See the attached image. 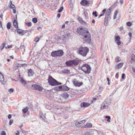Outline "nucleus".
<instances>
[{
	"label": "nucleus",
	"instance_id": "nucleus-29",
	"mask_svg": "<svg viewBox=\"0 0 135 135\" xmlns=\"http://www.w3.org/2000/svg\"><path fill=\"white\" fill-rule=\"evenodd\" d=\"M11 23L10 22H8L7 23V27L8 29H9L11 27Z\"/></svg>",
	"mask_w": 135,
	"mask_h": 135
},
{
	"label": "nucleus",
	"instance_id": "nucleus-64",
	"mask_svg": "<svg viewBox=\"0 0 135 135\" xmlns=\"http://www.w3.org/2000/svg\"><path fill=\"white\" fill-rule=\"evenodd\" d=\"M7 61L8 62H9L10 61V60L9 59H7Z\"/></svg>",
	"mask_w": 135,
	"mask_h": 135
},
{
	"label": "nucleus",
	"instance_id": "nucleus-32",
	"mask_svg": "<svg viewBox=\"0 0 135 135\" xmlns=\"http://www.w3.org/2000/svg\"><path fill=\"white\" fill-rule=\"evenodd\" d=\"M26 24L28 27L31 26L32 25V23L31 22L26 23Z\"/></svg>",
	"mask_w": 135,
	"mask_h": 135
},
{
	"label": "nucleus",
	"instance_id": "nucleus-55",
	"mask_svg": "<svg viewBox=\"0 0 135 135\" xmlns=\"http://www.w3.org/2000/svg\"><path fill=\"white\" fill-rule=\"evenodd\" d=\"M132 70L135 73V68H132Z\"/></svg>",
	"mask_w": 135,
	"mask_h": 135
},
{
	"label": "nucleus",
	"instance_id": "nucleus-11",
	"mask_svg": "<svg viewBox=\"0 0 135 135\" xmlns=\"http://www.w3.org/2000/svg\"><path fill=\"white\" fill-rule=\"evenodd\" d=\"M81 5L83 6H85L89 4V2L86 0H82L80 2Z\"/></svg>",
	"mask_w": 135,
	"mask_h": 135
},
{
	"label": "nucleus",
	"instance_id": "nucleus-14",
	"mask_svg": "<svg viewBox=\"0 0 135 135\" xmlns=\"http://www.w3.org/2000/svg\"><path fill=\"white\" fill-rule=\"evenodd\" d=\"M0 81L3 84H4L5 83V82L4 81V79L2 73L1 72H0Z\"/></svg>",
	"mask_w": 135,
	"mask_h": 135
},
{
	"label": "nucleus",
	"instance_id": "nucleus-33",
	"mask_svg": "<svg viewBox=\"0 0 135 135\" xmlns=\"http://www.w3.org/2000/svg\"><path fill=\"white\" fill-rule=\"evenodd\" d=\"M84 14L86 18L88 16V13L86 10L84 11Z\"/></svg>",
	"mask_w": 135,
	"mask_h": 135
},
{
	"label": "nucleus",
	"instance_id": "nucleus-9",
	"mask_svg": "<svg viewBox=\"0 0 135 135\" xmlns=\"http://www.w3.org/2000/svg\"><path fill=\"white\" fill-rule=\"evenodd\" d=\"M120 37L119 36H116L115 38V41L118 45H120L121 44V42L120 40Z\"/></svg>",
	"mask_w": 135,
	"mask_h": 135
},
{
	"label": "nucleus",
	"instance_id": "nucleus-16",
	"mask_svg": "<svg viewBox=\"0 0 135 135\" xmlns=\"http://www.w3.org/2000/svg\"><path fill=\"white\" fill-rule=\"evenodd\" d=\"M92 126V124L90 123H88L84 126L82 127L85 128H88L91 127Z\"/></svg>",
	"mask_w": 135,
	"mask_h": 135
},
{
	"label": "nucleus",
	"instance_id": "nucleus-36",
	"mask_svg": "<svg viewBox=\"0 0 135 135\" xmlns=\"http://www.w3.org/2000/svg\"><path fill=\"white\" fill-rule=\"evenodd\" d=\"M32 21L34 23H36L37 22V19L36 18H34L33 19Z\"/></svg>",
	"mask_w": 135,
	"mask_h": 135
},
{
	"label": "nucleus",
	"instance_id": "nucleus-52",
	"mask_svg": "<svg viewBox=\"0 0 135 135\" xmlns=\"http://www.w3.org/2000/svg\"><path fill=\"white\" fill-rule=\"evenodd\" d=\"M17 133H16V134H16V135H19V134H20V133H19V131H17Z\"/></svg>",
	"mask_w": 135,
	"mask_h": 135
},
{
	"label": "nucleus",
	"instance_id": "nucleus-54",
	"mask_svg": "<svg viewBox=\"0 0 135 135\" xmlns=\"http://www.w3.org/2000/svg\"><path fill=\"white\" fill-rule=\"evenodd\" d=\"M120 2L121 4H122L123 3V1L122 0H120Z\"/></svg>",
	"mask_w": 135,
	"mask_h": 135
},
{
	"label": "nucleus",
	"instance_id": "nucleus-5",
	"mask_svg": "<svg viewBox=\"0 0 135 135\" xmlns=\"http://www.w3.org/2000/svg\"><path fill=\"white\" fill-rule=\"evenodd\" d=\"M48 80L49 84L52 86H54L58 85L57 81L51 76H49Z\"/></svg>",
	"mask_w": 135,
	"mask_h": 135
},
{
	"label": "nucleus",
	"instance_id": "nucleus-3",
	"mask_svg": "<svg viewBox=\"0 0 135 135\" xmlns=\"http://www.w3.org/2000/svg\"><path fill=\"white\" fill-rule=\"evenodd\" d=\"M79 63V60H74L66 61L65 62V64L67 66L73 67L78 65Z\"/></svg>",
	"mask_w": 135,
	"mask_h": 135
},
{
	"label": "nucleus",
	"instance_id": "nucleus-13",
	"mask_svg": "<svg viewBox=\"0 0 135 135\" xmlns=\"http://www.w3.org/2000/svg\"><path fill=\"white\" fill-rule=\"evenodd\" d=\"M9 2L11 4L10 6V8L13 9V13H16L15 7L14 5L12 4V2L11 1H10Z\"/></svg>",
	"mask_w": 135,
	"mask_h": 135
},
{
	"label": "nucleus",
	"instance_id": "nucleus-26",
	"mask_svg": "<svg viewBox=\"0 0 135 135\" xmlns=\"http://www.w3.org/2000/svg\"><path fill=\"white\" fill-rule=\"evenodd\" d=\"M131 60L135 62V56L133 54L131 56Z\"/></svg>",
	"mask_w": 135,
	"mask_h": 135
},
{
	"label": "nucleus",
	"instance_id": "nucleus-39",
	"mask_svg": "<svg viewBox=\"0 0 135 135\" xmlns=\"http://www.w3.org/2000/svg\"><path fill=\"white\" fill-rule=\"evenodd\" d=\"M14 90V89L13 88H11L8 90V91L10 93H12Z\"/></svg>",
	"mask_w": 135,
	"mask_h": 135
},
{
	"label": "nucleus",
	"instance_id": "nucleus-1",
	"mask_svg": "<svg viewBox=\"0 0 135 135\" xmlns=\"http://www.w3.org/2000/svg\"><path fill=\"white\" fill-rule=\"evenodd\" d=\"M76 31L79 34L84 36L83 39L84 41L88 43H90L91 41V35L85 28L79 27L77 28Z\"/></svg>",
	"mask_w": 135,
	"mask_h": 135
},
{
	"label": "nucleus",
	"instance_id": "nucleus-61",
	"mask_svg": "<svg viewBox=\"0 0 135 135\" xmlns=\"http://www.w3.org/2000/svg\"><path fill=\"white\" fill-rule=\"evenodd\" d=\"M10 57L12 59H13L14 58L12 56H10Z\"/></svg>",
	"mask_w": 135,
	"mask_h": 135
},
{
	"label": "nucleus",
	"instance_id": "nucleus-23",
	"mask_svg": "<svg viewBox=\"0 0 135 135\" xmlns=\"http://www.w3.org/2000/svg\"><path fill=\"white\" fill-rule=\"evenodd\" d=\"M63 72L64 73H66L67 74H70V70L68 69H64L63 70Z\"/></svg>",
	"mask_w": 135,
	"mask_h": 135
},
{
	"label": "nucleus",
	"instance_id": "nucleus-6",
	"mask_svg": "<svg viewBox=\"0 0 135 135\" xmlns=\"http://www.w3.org/2000/svg\"><path fill=\"white\" fill-rule=\"evenodd\" d=\"M63 53L64 52L62 50H60L53 51L51 52V55L52 57H56L62 56Z\"/></svg>",
	"mask_w": 135,
	"mask_h": 135
},
{
	"label": "nucleus",
	"instance_id": "nucleus-25",
	"mask_svg": "<svg viewBox=\"0 0 135 135\" xmlns=\"http://www.w3.org/2000/svg\"><path fill=\"white\" fill-rule=\"evenodd\" d=\"M28 108L27 107H26L24 109L22 110L23 112L24 113H26L28 111Z\"/></svg>",
	"mask_w": 135,
	"mask_h": 135
},
{
	"label": "nucleus",
	"instance_id": "nucleus-28",
	"mask_svg": "<svg viewBox=\"0 0 135 135\" xmlns=\"http://www.w3.org/2000/svg\"><path fill=\"white\" fill-rule=\"evenodd\" d=\"M120 58L119 57H117L115 59V60L117 62L120 61Z\"/></svg>",
	"mask_w": 135,
	"mask_h": 135
},
{
	"label": "nucleus",
	"instance_id": "nucleus-57",
	"mask_svg": "<svg viewBox=\"0 0 135 135\" xmlns=\"http://www.w3.org/2000/svg\"><path fill=\"white\" fill-rule=\"evenodd\" d=\"M0 26L2 27V24L1 22L0 21Z\"/></svg>",
	"mask_w": 135,
	"mask_h": 135
},
{
	"label": "nucleus",
	"instance_id": "nucleus-53",
	"mask_svg": "<svg viewBox=\"0 0 135 135\" xmlns=\"http://www.w3.org/2000/svg\"><path fill=\"white\" fill-rule=\"evenodd\" d=\"M104 14H101L99 16V18H100V17L103 16L104 15Z\"/></svg>",
	"mask_w": 135,
	"mask_h": 135
},
{
	"label": "nucleus",
	"instance_id": "nucleus-44",
	"mask_svg": "<svg viewBox=\"0 0 135 135\" xmlns=\"http://www.w3.org/2000/svg\"><path fill=\"white\" fill-rule=\"evenodd\" d=\"M13 123V120H10L9 122V125H11Z\"/></svg>",
	"mask_w": 135,
	"mask_h": 135
},
{
	"label": "nucleus",
	"instance_id": "nucleus-17",
	"mask_svg": "<svg viewBox=\"0 0 135 135\" xmlns=\"http://www.w3.org/2000/svg\"><path fill=\"white\" fill-rule=\"evenodd\" d=\"M28 76H32L34 74V72L31 69H30L28 70Z\"/></svg>",
	"mask_w": 135,
	"mask_h": 135
},
{
	"label": "nucleus",
	"instance_id": "nucleus-35",
	"mask_svg": "<svg viewBox=\"0 0 135 135\" xmlns=\"http://www.w3.org/2000/svg\"><path fill=\"white\" fill-rule=\"evenodd\" d=\"M132 23L131 22H129L126 23V25L128 26H130L132 25Z\"/></svg>",
	"mask_w": 135,
	"mask_h": 135
},
{
	"label": "nucleus",
	"instance_id": "nucleus-12",
	"mask_svg": "<svg viewBox=\"0 0 135 135\" xmlns=\"http://www.w3.org/2000/svg\"><path fill=\"white\" fill-rule=\"evenodd\" d=\"M90 105V103H86L83 102L81 103L80 104V106L81 107H86L89 106Z\"/></svg>",
	"mask_w": 135,
	"mask_h": 135
},
{
	"label": "nucleus",
	"instance_id": "nucleus-42",
	"mask_svg": "<svg viewBox=\"0 0 135 135\" xmlns=\"http://www.w3.org/2000/svg\"><path fill=\"white\" fill-rule=\"evenodd\" d=\"M97 12L96 11L95 12H93V15H95V17H97Z\"/></svg>",
	"mask_w": 135,
	"mask_h": 135
},
{
	"label": "nucleus",
	"instance_id": "nucleus-18",
	"mask_svg": "<svg viewBox=\"0 0 135 135\" xmlns=\"http://www.w3.org/2000/svg\"><path fill=\"white\" fill-rule=\"evenodd\" d=\"M62 91H68L70 90V88L66 86L62 85Z\"/></svg>",
	"mask_w": 135,
	"mask_h": 135
},
{
	"label": "nucleus",
	"instance_id": "nucleus-19",
	"mask_svg": "<svg viewBox=\"0 0 135 135\" xmlns=\"http://www.w3.org/2000/svg\"><path fill=\"white\" fill-rule=\"evenodd\" d=\"M54 89L56 91H62V86H60L55 87L54 88Z\"/></svg>",
	"mask_w": 135,
	"mask_h": 135
},
{
	"label": "nucleus",
	"instance_id": "nucleus-24",
	"mask_svg": "<svg viewBox=\"0 0 135 135\" xmlns=\"http://www.w3.org/2000/svg\"><path fill=\"white\" fill-rule=\"evenodd\" d=\"M69 96L68 94L67 93H65L63 94V97L65 98H68Z\"/></svg>",
	"mask_w": 135,
	"mask_h": 135
},
{
	"label": "nucleus",
	"instance_id": "nucleus-63",
	"mask_svg": "<svg viewBox=\"0 0 135 135\" xmlns=\"http://www.w3.org/2000/svg\"><path fill=\"white\" fill-rule=\"evenodd\" d=\"M69 23V22L68 21H66L65 22V23L66 24L68 23Z\"/></svg>",
	"mask_w": 135,
	"mask_h": 135
},
{
	"label": "nucleus",
	"instance_id": "nucleus-27",
	"mask_svg": "<svg viewBox=\"0 0 135 135\" xmlns=\"http://www.w3.org/2000/svg\"><path fill=\"white\" fill-rule=\"evenodd\" d=\"M5 45V44L4 43H3L1 45L0 47V49L1 50H2L4 48Z\"/></svg>",
	"mask_w": 135,
	"mask_h": 135
},
{
	"label": "nucleus",
	"instance_id": "nucleus-22",
	"mask_svg": "<svg viewBox=\"0 0 135 135\" xmlns=\"http://www.w3.org/2000/svg\"><path fill=\"white\" fill-rule=\"evenodd\" d=\"M17 33L19 34H22L23 32V31L20 29H17L16 30Z\"/></svg>",
	"mask_w": 135,
	"mask_h": 135
},
{
	"label": "nucleus",
	"instance_id": "nucleus-20",
	"mask_svg": "<svg viewBox=\"0 0 135 135\" xmlns=\"http://www.w3.org/2000/svg\"><path fill=\"white\" fill-rule=\"evenodd\" d=\"M123 64V62H121L116 65L115 66V69H120L121 68Z\"/></svg>",
	"mask_w": 135,
	"mask_h": 135
},
{
	"label": "nucleus",
	"instance_id": "nucleus-30",
	"mask_svg": "<svg viewBox=\"0 0 135 135\" xmlns=\"http://www.w3.org/2000/svg\"><path fill=\"white\" fill-rule=\"evenodd\" d=\"M75 125L76 126H78L81 125V124H80V121L79 122H76L75 123Z\"/></svg>",
	"mask_w": 135,
	"mask_h": 135
},
{
	"label": "nucleus",
	"instance_id": "nucleus-7",
	"mask_svg": "<svg viewBox=\"0 0 135 135\" xmlns=\"http://www.w3.org/2000/svg\"><path fill=\"white\" fill-rule=\"evenodd\" d=\"M31 88L33 90H36L41 91L43 90V88L38 84H33L31 85Z\"/></svg>",
	"mask_w": 135,
	"mask_h": 135
},
{
	"label": "nucleus",
	"instance_id": "nucleus-15",
	"mask_svg": "<svg viewBox=\"0 0 135 135\" xmlns=\"http://www.w3.org/2000/svg\"><path fill=\"white\" fill-rule=\"evenodd\" d=\"M13 24L14 27L15 28H18V23L17 18L13 22Z\"/></svg>",
	"mask_w": 135,
	"mask_h": 135
},
{
	"label": "nucleus",
	"instance_id": "nucleus-56",
	"mask_svg": "<svg viewBox=\"0 0 135 135\" xmlns=\"http://www.w3.org/2000/svg\"><path fill=\"white\" fill-rule=\"evenodd\" d=\"M65 27V24H64L62 26V28H64Z\"/></svg>",
	"mask_w": 135,
	"mask_h": 135
},
{
	"label": "nucleus",
	"instance_id": "nucleus-51",
	"mask_svg": "<svg viewBox=\"0 0 135 135\" xmlns=\"http://www.w3.org/2000/svg\"><path fill=\"white\" fill-rule=\"evenodd\" d=\"M37 30L39 31H40L41 30V28L40 27H39L37 28Z\"/></svg>",
	"mask_w": 135,
	"mask_h": 135
},
{
	"label": "nucleus",
	"instance_id": "nucleus-41",
	"mask_svg": "<svg viewBox=\"0 0 135 135\" xmlns=\"http://www.w3.org/2000/svg\"><path fill=\"white\" fill-rule=\"evenodd\" d=\"M1 135H6V133L4 131H2L0 134Z\"/></svg>",
	"mask_w": 135,
	"mask_h": 135
},
{
	"label": "nucleus",
	"instance_id": "nucleus-60",
	"mask_svg": "<svg viewBox=\"0 0 135 135\" xmlns=\"http://www.w3.org/2000/svg\"><path fill=\"white\" fill-rule=\"evenodd\" d=\"M92 22L93 23H95V21L94 20H93V21H92Z\"/></svg>",
	"mask_w": 135,
	"mask_h": 135
},
{
	"label": "nucleus",
	"instance_id": "nucleus-48",
	"mask_svg": "<svg viewBox=\"0 0 135 135\" xmlns=\"http://www.w3.org/2000/svg\"><path fill=\"white\" fill-rule=\"evenodd\" d=\"M129 36L130 38H131V37L132 35V33L131 32H129Z\"/></svg>",
	"mask_w": 135,
	"mask_h": 135
},
{
	"label": "nucleus",
	"instance_id": "nucleus-43",
	"mask_svg": "<svg viewBox=\"0 0 135 135\" xmlns=\"http://www.w3.org/2000/svg\"><path fill=\"white\" fill-rule=\"evenodd\" d=\"M125 76V74L124 73H123L122 75V78L123 79H124V77Z\"/></svg>",
	"mask_w": 135,
	"mask_h": 135
},
{
	"label": "nucleus",
	"instance_id": "nucleus-62",
	"mask_svg": "<svg viewBox=\"0 0 135 135\" xmlns=\"http://www.w3.org/2000/svg\"><path fill=\"white\" fill-rule=\"evenodd\" d=\"M93 100H97V99L96 98H93Z\"/></svg>",
	"mask_w": 135,
	"mask_h": 135
},
{
	"label": "nucleus",
	"instance_id": "nucleus-50",
	"mask_svg": "<svg viewBox=\"0 0 135 135\" xmlns=\"http://www.w3.org/2000/svg\"><path fill=\"white\" fill-rule=\"evenodd\" d=\"M60 16H61V15L60 14H59V13H58L57 14V17L58 18H59L60 17Z\"/></svg>",
	"mask_w": 135,
	"mask_h": 135
},
{
	"label": "nucleus",
	"instance_id": "nucleus-46",
	"mask_svg": "<svg viewBox=\"0 0 135 135\" xmlns=\"http://www.w3.org/2000/svg\"><path fill=\"white\" fill-rule=\"evenodd\" d=\"M8 119H10L11 117V115L10 114H9L8 116Z\"/></svg>",
	"mask_w": 135,
	"mask_h": 135
},
{
	"label": "nucleus",
	"instance_id": "nucleus-49",
	"mask_svg": "<svg viewBox=\"0 0 135 135\" xmlns=\"http://www.w3.org/2000/svg\"><path fill=\"white\" fill-rule=\"evenodd\" d=\"M106 11V9H104L102 11V12H103V14H104Z\"/></svg>",
	"mask_w": 135,
	"mask_h": 135
},
{
	"label": "nucleus",
	"instance_id": "nucleus-38",
	"mask_svg": "<svg viewBox=\"0 0 135 135\" xmlns=\"http://www.w3.org/2000/svg\"><path fill=\"white\" fill-rule=\"evenodd\" d=\"M79 19L80 20H79L80 23H85L84 21L82 18H80Z\"/></svg>",
	"mask_w": 135,
	"mask_h": 135
},
{
	"label": "nucleus",
	"instance_id": "nucleus-37",
	"mask_svg": "<svg viewBox=\"0 0 135 135\" xmlns=\"http://www.w3.org/2000/svg\"><path fill=\"white\" fill-rule=\"evenodd\" d=\"M64 8V7L63 6H62L61 7L60 9H59L58 11V12L59 13H60L62 12V11L63 10Z\"/></svg>",
	"mask_w": 135,
	"mask_h": 135
},
{
	"label": "nucleus",
	"instance_id": "nucleus-40",
	"mask_svg": "<svg viewBox=\"0 0 135 135\" xmlns=\"http://www.w3.org/2000/svg\"><path fill=\"white\" fill-rule=\"evenodd\" d=\"M106 108V106L104 105H102L101 107V109H105Z\"/></svg>",
	"mask_w": 135,
	"mask_h": 135
},
{
	"label": "nucleus",
	"instance_id": "nucleus-45",
	"mask_svg": "<svg viewBox=\"0 0 135 135\" xmlns=\"http://www.w3.org/2000/svg\"><path fill=\"white\" fill-rule=\"evenodd\" d=\"M39 38H37L35 39V41L36 42H37L38 41L39 39Z\"/></svg>",
	"mask_w": 135,
	"mask_h": 135
},
{
	"label": "nucleus",
	"instance_id": "nucleus-2",
	"mask_svg": "<svg viewBox=\"0 0 135 135\" xmlns=\"http://www.w3.org/2000/svg\"><path fill=\"white\" fill-rule=\"evenodd\" d=\"M89 49L86 47H80L78 50L79 53L83 56H86L87 53L88 52Z\"/></svg>",
	"mask_w": 135,
	"mask_h": 135
},
{
	"label": "nucleus",
	"instance_id": "nucleus-31",
	"mask_svg": "<svg viewBox=\"0 0 135 135\" xmlns=\"http://www.w3.org/2000/svg\"><path fill=\"white\" fill-rule=\"evenodd\" d=\"M105 118H108V119L107 120V122H110V116H106L105 117Z\"/></svg>",
	"mask_w": 135,
	"mask_h": 135
},
{
	"label": "nucleus",
	"instance_id": "nucleus-4",
	"mask_svg": "<svg viewBox=\"0 0 135 135\" xmlns=\"http://www.w3.org/2000/svg\"><path fill=\"white\" fill-rule=\"evenodd\" d=\"M81 70L85 73L89 74L90 72L91 68L89 65L85 64L83 65Z\"/></svg>",
	"mask_w": 135,
	"mask_h": 135
},
{
	"label": "nucleus",
	"instance_id": "nucleus-58",
	"mask_svg": "<svg viewBox=\"0 0 135 135\" xmlns=\"http://www.w3.org/2000/svg\"><path fill=\"white\" fill-rule=\"evenodd\" d=\"M107 81H108V82H109L110 80H109V79L108 78H107Z\"/></svg>",
	"mask_w": 135,
	"mask_h": 135
},
{
	"label": "nucleus",
	"instance_id": "nucleus-47",
	"mask_svg": "<svg viewBox=\"0 0 135 135\" xmlns=\"http://www.w3.org/2000/svg\"><path fill=\"white\" fill-rule=\"evenodd\" d=\"M118 11L117 10H116L115 12L114 15H117V14L118 13Z\"/></svg>",
	"mask_w": 135,
	"mask_h": 135
},
{
	"label": "nucleus",
	"instance_id": "nucleus-59",
	"mask_svg": "<svg viewBox=\"0 0 135 135\" xmlns=\"http://www.w3.org/2000/svg\"><path fill=\"white\" fill-rule=\"evenodd\" d=\"M116 16L117 15H114V18H113L114 19H115L116 18Z\"/></svg>",
	"mask_w": 135,
	"mask_h": 135
},
{
	"label": "nucleus",
	"instance_id": "nucleus-34",
	"mask_svg": "<svg viewBox=\"0 0 135 135\" xmlns=\"http://www.w3.org/2000/svg\"><path fill=\"white\" fill-rule=\"evenodd\" d=\"M86 121V120H82L80 121V124L81 125L84 124Z\"/></svg>",
	"mask_w": 135,
	"mask_h": 135
},
{
	"label": "nucleus",
	"instance_id": "nucleus-21",
	"mask_svg": "<svg viewBox=\"0 0 135 135\" xmlns=\"http://www.w3.org/2000/svg\"><path fill=\"white\" fill-rule=\"evenodd\" d=\"M20 81L24 85H25L27 83L22 78H21Z\"/></svg>",
	"mask_w": 135,
	"mask_h": 135
},
{
	"label": "nucleus",
	"instance_id": "nucleus-8",
	"mask_svg": "<svg viewBox=\"0 0 135 135\" xmlns=\"http://www.w3.org/2000/svg\"><path fill=\"white\" fill-rule=\"evenodd\" d=\"M73 83L74 85L75 86L79 87L83 84L82 82H81L80 83L78 82L75 79H74L73 81Z\"/></svg>",
	"mask_w": 135,
	"mask_h": 135
},
{
	"label": "nucleus",
	"instance_id": "nucleus-10",
	"mask_svg": "<svg viewBox=\"0 0 135 135\" xmlns=\"http://www.w3.org/2000/svg\"><path fill=\"white\" fill-rule=\"evenodd\" d=\"M109 16L110 14L105 16L104 22V24L105 26H106L108 24V20L109 19Z\"/></svg>",
	"mask_w": 135,
	"mask_h": 135
}]
</instances>
